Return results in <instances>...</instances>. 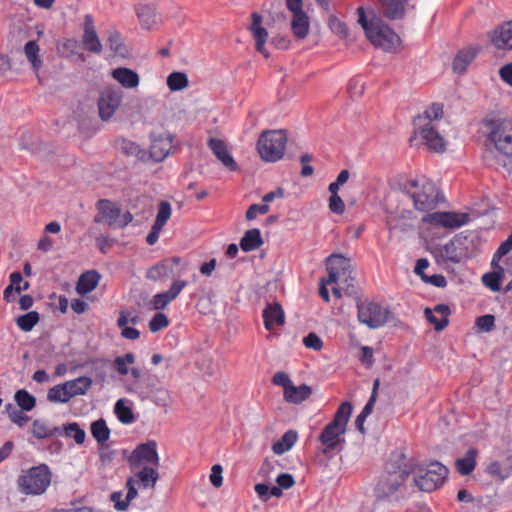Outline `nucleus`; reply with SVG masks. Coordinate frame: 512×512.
<instances>
[{"label":"nucleus","instance_id":"09e8293b","mask_svg":"<svg viewBox=\"0 0 512 512\" xmlns=\"http://www.w3.org/2000/svg\"><path fill=\"white\" fill-rule=\"evenodd\" d=\"M443 116V106L438 103H433L430 105L422 115L417 117L419 123L421 121H426L432 123L433 120H438Z\"/></svg>","mask_w":512,"mask_h":512},{"label":"nucleus","instance_id":"8fccbe9b","mask_svg":"<svg viewBox=\"0 0 512 512\" xmlns=\"http://www.w3.org/2000/svg\"><path fill=\"white\" fill-rule=\"evenodd\" d=\"M5 409L11 421L20 427L25 426L29 421V417L24 413L25 411L18 409L13 404H7Z\"/></svg>","mask_w":512,"mask_h":512},{"label":"nucleus","instance_id":"72a5a7b5","mask_svg":"<svg viewBox=\"0 0 512 512\" xmlns=\"http://www.w3.org/2000/svg\"><path fill=\"white\" fill-rule=\"evenodd\" d=\"M485 472L498 481L503 482L511 476L512 464L506 465L499 461H492L487 465Z\"/></svg>","mask_w":512,"mask_h":512},{"label":"nucleus","instance_id":"052dcab7","mask_svg":"<svg viewBox=\"0 0 512 512\" xmlns=\"http://www.w3.org/2000/svg\"><path fill=\"white\" fill-rule=\"evenodd\" d=\"M378 387H379V380L376 379L374 381V384H373V390H372V393H371V396L368 400V402L365 404L364 408L362 409V411L360 412V414H362V416L364 417H368L372 411H373V408H374V404L376 402V397H377V390H378Z\"/></svg>","mask_w":512,"mask_h":512},{"label":"nucleus","instance_id":"473e14b6","mask_svg":"<svg viewBox=\"0 0 512 512\" xmlns=\"http://www.w3.org/2000/svg\"><path fill=\"white\" fill-rule=\"evenodd\" d=\"M291 29L298 39H304L309 33V18L305 12L293 14Z\"/></svg>","mask_w":512,"mask_h":512},{"label":"nucleus","instance_id":"a19ab883","mask_svg":"<svg viewBox=\"0 0 512 512\" xmlns=\"http://www.w3.org/2000/svg\"><path fill=\"white\" fill-rule=\"evenodd\" d=\"M136 11L143 28L150 29L156 23V14L151 7L140 5L137 7Z\"/></svg>","mask_w":512,"mask_h":512},{"label":"nucleus","instance_id":"4468645a","mask_svg":"<svg viewBox=\"0 0 512 512\" xmlns=\"http://www.w3.org/2000/svg\"><path fill=\"white\" fill-rule=\"evenodd\" d=\"M173 136L168 132L151 134L150 157L160 162L164 160L172 149Z\"/></svg>","mask_w":512,"mask_h":512},{"label":"nucleus","instance_id":"2eb2a0df","mask_svg":"<svg viewBox=\"0 0 512 512\" xmlns=\"http://www.w3.org/2000/svg\"><path fill=\"white\" fill-rule=\"evenodd\" d=\"M350 268L349 259L342 255L333 254L327 258L328 283H338L341 279L346 280Z\"/></svg>","mask_w":512,"mask_h":512},{"label":"nucleus","instance_id":"69168bd1","mask_svg":"<svg viewBox=\"0 0 512 512\" xmlns=\"http://www.w3.org/2000/svg\"><path fill=\"white\" fill-rule=\"evenodd\" d=\"M223 468L219 464H215L211 468V473L209 475V479L211 484L215 488H219L223 484V476H222Z\"/></svg>","mask_w":512,"mask_h":512},{"label":"nucleus","instance_id":"e433bc0d","mask_svg":"<svg viewBox=\"0 0 512 512\" xmlns=\"http://www.w3.org/2000/svg\"><path fill=\"white\" fill-rule=\"evenodd\" d=\"M476 455L475 449H470L463 458L456 461V467L461 475H469L473 472L476 466Z\"/></svg>","mask_w":512,"mask_h":512},{"label":"nucleus","instance_id":"f704fd0d","mask_svg":"<svg viewBox=\"0 0 512 512\" xmlns=\"http://www.w3.org/2000/svg\"><path fill=\"white\" fill-rule=\"evenodd\" d=\"M39 52L40 48L35 40L28 41L24 46V54L35 73H38L42 66Z\"/></svg>","mask_w":512,"mask_h":512},{"label":"nucleus","instance_id":"338daca9","mask_svg":"<svg viewBox=\"0 0 512 512\" xmlns=\"http://www.w3.org/2000/svg\"><path fill=\"white\" fill-rule=\"evenodd\" d=\"M186 286L187 282L185 280H175L166 292L172 300H175Z\"/></svg>","mask_w":512,"mask_h":512},{"label":"nucleus","instance_id":"7ed1b4c3","mask_svg":"<svg viewBox=\"0 0 512 512\" xmlns=\"http://www.w3.org/2000/svg\"><path fill=\"white\" fill-rule=\"evenodd\" d=\"M405 190L412 199L416 210L428 212L436 208L439 202V190L436 184L425 176L409 179Z\"/></svg>","mask_w":512,"mask_h":512},{"label":"nucleus","instance_id":"5fc2aeb1","mask_svg":"<svg viewBox=\"0 0 512 512\" xmlns=\"http://www.w3.org/2000/svg\"><path fill=\"white\" fill-rule=\"evenodd\" d=\"M475 325L480 332H490L495 328V317L491 314L480 316Z\"/></svg>","mask_w":512,"mask_h":512},{"label":"nucleus","instance_id":"3c124183","mask_svg":"<svg viewBox=\"0 0 512 512\" xmlns=\"http://www.w3.org/2000/svg\"><path fill=\"white\" fill-rule=\"evenodd\" d=\"M38 321L39 314L36 311H31L19 316L17 319V325L21 330L28 332L37 324Z\"/></svg>","mask_w":512,"mask_h":512},{"label":"nucleus","instance_id":"4be33fe9","mask_svg":"<svg viewBox=\"0 0 512 512\" xmlns=\"http://www.w3.org/2000/svg\"><path fill=\"white\" fill-rule=\"evenodd\" d=\"M84 33L82 42L86 50L99 54L102 51V44L95 30L94 19L90 14L85 16Z\"/></svg>","mask_w":512,"mask_h":512},{"label":"nucleus","instance_id":"4c0bfd02","mask_svg":"<svg viewBox=\"0 0 512 512\" xmlns=\"http://www.w3.org/2000/svg\"><path fill=\"white\" fill-rule=\"evenodd\" d=\"M136 361V357L133 353L129 352L122 356H117L112 364L113 369L120 376H127L130 371V365H133Z\"/></svg>","mask_w":512,"mask_h":512},{"label":"nucleus","instance_id":"c85d7f7f","mask_svg":"<svg viewBox=\"0 0 512 512\" xmlns=\"http://www.w3.org/2000/svg\"><path fill=\"white\" fill-rule=\"evenodd\" d=\"M92 385L89 377L82 376L75 380L66 381V402L70 397L84 395Z\"/></svg>","mask_w":512,"mask_h":512},{"label":"nucleus","instance_id":"423d86ee","mask_svg":"<svg viewBox=\"0 0 512 512\" xmlns=\"http://www.w3.org/2000/svg\"><path fill=\"white\" fill-rule=\"evenodd\" d=\"M287 135L283 130L264 131L257 142L260 157L266 162H276L284 156Z\"/></svg>","mask_w":512,"mask_h":512},{"label":"nucleus","instance_id":"ddd939ff","mask_svg":"<svg viewBox=\"0 0 512 512\" xmlns=\"http://www.w3.org/2000/svg\"><path fill=\"white\" fill-rule=\"evenodd\" d=\"M131 467H139L143 463L152 464L154 467L159 466V455L157 452V444L155 441H148L139 444L129 457Z\"/></svg>","mask_w":512,"mask_h":512},{"label":"nucleus","instance_id":"f8f14e48","mask_svg":"<svg viewBox=\"0 0 512 512\" xmlns=\"http://www.w3.org/2000/svg\"><path fill=\"white\" fill-rule=\"evenodd\" d=\"M422 221L431 225L454 229L465 225L469 221V215L456 212H435L425 215Z\"/></svg>","mask_w":512,"mask_h":512},{"label":"nucleus","instance_id":"6e6552de","mask_svg":"<svg viewBox=\"0 0 512 512\" xmlns=\"http://www.w3.org/2000/svg\"><path fill=\"white\" fill-rule=\"evenodd\" d=\"M390 311L379 303L369 300L357 301L358 321L370 329L384 326L388 321Z\"/></svg>","mask_w":512,"mask_h":512},{"label":"nucleus","instance_id":"1a4fd4ad","mask_svg":"<svg viewBox=\"0 0 512 512\" xmlns=\"http://www.w3.org/2000/svg\"><path fill=\"white\" fill-rule=\"evenodd\" d=\"M447 469L439 462H433L425 469H420L419 474L414 477V483L419 490L431 492L443 484Z\"/></svg>","mask_w":512,"mask_h":512},{"label":"nucleus","instance_id":"0e129e2a","mask_svg":"<svg viewBox=\"0 0 512 512\" xmlns=\"http://www.w3.org/2000/svg\"><path fill=\"white\" fill-rule=\"evenodd\" d=\"M328 206L330 211L337 215H341L345 211V203L339 195H331Z\"/></svg>","mask_w":512,"mask_h":512},{"label":"nucleus","instance_id":"b1692460","mask_svg":"<svg viewBox=\"0 0 512 512\" xmlns=\"http://www.w3.org/2000/svg\"><path fill=\"white\" fill-rule=\"evenodd\" d=\"M449 314V306L445 304H438L433 310L430 308L425 309L426 319L434 326L436 331H442L447 327Z\"/></svg>","mask_w":512,"mask_h":512},{"label":"nucleus","instance_id":"6ab92c4d","mask_svg":"<svg viewBox=\"0 0 512 512\" xmlns=\"http://www.w3.org/2000/svg\"><path fill=\"white\" fill-rule=\"evenodd\" d=\"M251 18L252 23L249 27V31L255 40V49L265 58H269V52L265 48V43L268 39V31L262 27V16L258 13H253Z\"/></svg>","mask_w":512,"mask_h":512},{"label":"nucleus","instance_id":"58836bf2","mask_svg":"<svg viewBox=\"0 0 512 512\" xmlns=\"http://www.w3.org/2000/svg\"><path fill=\"white\" fill-rule=\"evenodd\" d=\"M32 433L38 439L50 437L55 434H61L60 427H50L44 421L36 419L32 425Z\"/></svg>","mask_w":512,"mask_h":512},{"label":"nucleus","instance_id":"7c9ffc66","mask_svg":"<svg viewBox=\"0 0 512 512\" xmlns=\"http://www.w3.org/2000/svg\"><path fill=\"white\" fill-rule=\"evenodd\" d=\"M311 395V388L305 384L288 386L284 391V399L289 403L299 404Z\"/></svg>","mask_w":512,"mask_h":512},{"label":"nucleus","instance_id":"dca6fc26","mask_svg":"<svg viewBox=\"0 0 512 512\" xmlns=\"http://www.w3.org/2000/svg\"><path fill=\"white\" fill-rule=\"evenodd\" d=\"M418 125L420 136L428 149L437 153H443L446 150V141L434 127L433 123L425 122L422 125Z\"/></svg>","mask_w":512,"mask_h":512},{"label":"nucleus","instance_id":"393cba45","mask_svg":"<svg viewBox=\"0 0 512 512\" xmlns=\"http://www.w3.org/2000/svg\"><path fill=\"white\" fill-rule=\"evenodd\" d=\"M264 326L271 331L275 326H282L285 323L284 311L279 303L268 304L263 310Z\"/></svg>","mask_w":512,"mask_h":512},{"label":"nucleus","instance_id":"49530a36","mask_svg":"<svg viewBox=\"0 0 512 512\" xmlns=\"http://www.w3.org/2000/svg\"><path fill=\"white\" fill-rule=\"evenodd\" d=\"M504 276V269L499 268V271L487 273L483 275L482 281L486 287L491 289L494 292L500 290V283Z\"/></svg>","mask_w":512,"mask_h":512},{"label":"nucleus","instance_id":"f03ea898","mask_svg":"<svg viewBox=\"0 0 512 512\" xmlns=\"http://www.w3.org/2000/svg\"><path fill=\"white\" fill-rule=\"evenodd\" d=\"M358 23L365 31L370 42L385 51H392L399 42V36L379 17L367 20L363 7L357 9Z\"/></svg>","mask_w":512,"mask_h":512},{"label":"nucleus","instance_id":"9b49d317","mask_svg":"<svg viewBox=\"0 0 512 512\" xmlns=\"http://www.w3.org/2000/svg\"><path fill=\"white\" fill-rule=\"evenodd\" d=\"M122 98V91L115 86H107L100 92L98 110L102 120H108L114 115L121 104Z\"/></svg>","mask_w":512,"mask_h":512},{"label":"nucleus","instance_id":"79ce46f5","mask_svg":"<svg viewBox=\"0 0 512 512\" xmlns=\"http://www.w3.org/2000/svg\"><path fill=\"white\" fill-rule=\"evenodd\" d=\"M107 42L111 51H113L116 55H119L121 57L126 56L127 48L124 45L121 34L118 31H109Z\"/></svg>","mask_w":512,"mask_h":512},{"label":"nucleus","instance_id":"a18cd8bd","mask_svg":"<svg viewBox=\"0 0 512 512\" xmlns=\"http://www.w3.org/2000/svg\"><path fill=\"white\" fill-rule=\"evenodd\" d=\"M118 420L123 424H130L134 421V414L130 407L126 406L123 399H119L114 407Z\"/></svg>","mask_w":512,"mask_h":512},{"label":"nucleus","instance_id":"bf43d9fd","mask_svg":"<svg viewBox=\"0 0 512 512\" xmlns=\"http://www.w3.org/2000/svg\"><path fill=\"white\" fill-rule=\"evenodd\" d=\"M268 204H252L246 211V219L251 221L254 220L258 214L264 215L269 212Z\"/></svg>","mask_w":512,"mask_h":512},{"label":"nucleus","instance_id":"ea45409f","mask_svg":"<svg viewBox=\"0 0 512 512\" xmlns=\"http://www.w3.org/2000/svg\"><path fill=\"white\" fill-rule=\"evenodd\" d=\"M90 429L92 436L99 444H103L109 440L110 429L108 428L105 420L99 419L92 422Z\"/></svg>","mask_w":512,"mask_h":512},{"label":"nucleus","instance_id":"f3484780","mask_svg":"<svg viewBox=\"0 0 512 512\" xmlns=\"http://www.w3.org/2000/svg\"><path fill=\"white\" fill-rule=\"evenodd\" d=\"M491 44L498 50H512V19L498 25L491 33Z\"/></svg>","mask_w":512,"mask_h":512},{"label":"nucleus","instance_id":"9d476101","mask_svg":"<svg viewBox=\"0 0 512 512\" xmlns=\"http://www.w3.org/2000/svg\"><path fill=\"white\" fill-rule=\"evenodd\" d=\"M465 240L463 237L455 236L445 245L436 248L434 255L437 262L441 264L461 262L468 253L465 247Z\"/></svg>","mask_w":512,"mask_h":512},{"label":"nucleus","instance_id":"13d9d810","mask_svg":"<svg viewBox=\"0 0 512 512\" xmlns=\"http://www.w3.org/2000/svg\"><path fill=\"white\" fill-rule=\"evenodd\" d=\"M173 300L167 292L157 293L152 297L151 304L155 310H163Z\"/></svg>","mask_w":512,"mask_h":512},{"label":"nucleus","instance_id":"864d4df0","mask_svg":"<svg viewBox=\"0 0 512 512\" xmlns=\"http://www.w3.org/2000/svg\"><path fill=\"white\" fill-rule=\"evenodd\" d=\"M169 325L168 317L163 313H156L149 322V329L151 332H158Z\"/></svg>","mask_w":512,"mask_h":512},{"label":"nucleus","instance_id":"aec40b11","mask_svg":"<svg viewBox=\"0 0 512 512\" xmlns=\"http://www.w3.org/2000/svg\"><path fill=\"white\" fill-rule=\"evenodd\" d=\"M207 145L216 158L230 171H236L238 166L233 156L229 153L224 140L209 138Z\"/></svg>","mask_w":512,"mask_h":512},{"label":"nucleus","instance_id":"cd10ccee","mask_svg":"<svg viewBox=\"0 0 512 512\" xmlns=\"http://www.w3.org/2000/svg\"><path fill=\"white\" fill-rule=\"evenodd\" d=\"M127 494L125 500H122V492H113L111 494V501L114 503L116 510L124 511L128 508L129 503L135 499L138 495L136 489V480L133 477H129L126 482Z\"/></svg>","mask_w":512,"mask_h":512},{"label":"nucleus","instance_id":"2f4dec72","mask_svg":"<svg viewBox=\"0 0 512 512\" xmlns=\"http://www.w3.org/2000/svg\"><path fill=\"white\" fill-rule=\"evenodd\" d=\"M133 478L136 484L140 483L143 488L154 487L159 478L157 467L144 466Z\"/></svg>","mask_w":512,"mask_h":512},{"label":"nucleus","instance_id":"774afa93","mask_svg":"<svg viewBox=\"0 0 512 512\" xmlns=\"http://www.w3.org/2000/svg\"><path fill=\"white\" fill-rule=\"evenodd\" d=\"M500 79L512 87V63H507L499 69Z\"/></svg>","mask_w":512,"mask_h":512},{"label":"nucleus","instance_id":"20e7f679","mask_svg":"<svg viewBox=\"0 0 512 512\" xmlns=\"http://www.w3.org/2000/svg\"><path fill=\"white\" fill-rule=\"evenodd\" d=\"M351 413L352 405L349 402H343L336 410L332 421L324 427L318 439L324 446L325 453L336 450L341 443H344L343 436Z\"/></svg>","mask_w":512,"mask_h":512},{"label":"nucleus","instance_id":"5701e85b","mask_svg":"<svg viewBox=\"0 0 512 512\" xmlns=\"http://www.w3.org/2000/svg\"><path fill=\"white\" fill-rule=\"evenodd\" d=\"M480 50L479 46H468L459 50L452 63L454 72L464 73L467 67L475 60Z\"/></svg>","mask_w":512,"mask_h":512},{"label":"nucleus","instance_id":"e2e57ef3","mask_svg":"<svg viewBox=\"0 0 512 512\" xmlns=\"http://www.w3.org/2000/svg\"><path fill=\"white\" fill-rule=\"evenodd\" d=\"M303 344L305 345V347L313 349L315 351H319L323 347V341L317 334L313 332L309 333L307 336L304 337Z\"/></svg>","mask_w":512,"mask_h":512},{"label":"nucleus","instance_id":"a211bd4d","mask_svg":"<svg viewBox=\"0 0 512 512\" xmlns=\"http://www.w3.org/2000/svg\"><path fill=\"white\" fill-rule=\"evenodd\" d=\"M98 214L95 216V222L106 223L109 226L116 227L120 218V207L110 200H99L97 202Z\"/></svg>","mask_w":512,"mask_h":512},{"label":"nucleus","instance_id":"c03bdc74","mask_svg":"<svg viewBox=\"0 0 512 512\" xmlns=\"http://www.w3.org/2000/svg\"><path fill=\"white\" fill-rule=\"evenodd\" d=\"M188 77L183 72H172L167 77V86L171 91H179L188 87Z\"/></svg>","mask_w":512,"mask_h":512},{"label":"nucleus","instance_id":"c9c22d12","mask_svg":"<svg viewBox=\"0 0 512 512\" xmlns=\"http://www.w3.org/2000/svg\"><path fill=\"white\" fill-rule=\"evenodd\" d=\"M297 441V433L295 431H287L280 440L272 445V451L277 455H282L289 451Z\"/></svg>","mask_w":512,"mask_h":512},{"label":"nucleus","instance_id":"bb28decb","mask_svg":"<svg viewBox=\"0 0 512 512\" xmlns=\"http://www.w3.org/2000/svg\"><path fill=\"white\" fill-rule=\"evenodd\" d=\"M101 275L97 270H88L83 272L76 283V292L84 296L92 292L99 284Z\"/></svg>","mask_w":512,"mask_h":512},{"label":"nucleus","instance_id":"37998d69","mask_svg":"<svg viewBox=\"0 0 512 512\" xmlns=\"http://www.w3.org/2000/svg\"><path fill=\"white\" fill-rule=\"evenodd\" d=\"M14 399L23 411H31L36 405V399L25 389L18 390Z\"/></svg>","mask_w":512,"mask_h":512},{"label":"nucleus","instance_id":"39448f33","mask_svg":"<svg viewBox=\"0 0 512 512\" xmlns=\"http://www.w3.org/2000/svg\"><path fill=\"white\" fill-rule=\"evenodd\" d=\"M487 139L502 154L512 157V121L500 118H485Z\"/></svg>","mask_w":512,"mask_h":512},{"label":"nucleus","instance_id":"6e6d98bb","mask_svg":"<svg viewBox=\"0 0 512 512\" xmlns=\"http://www.w3.org/2000/svg\"><path fill=\"white\" fill-rule=\"evenodd\" d=\"M129 374H130L131 380L127 381L126 390L129 393H135V392H137V390L139 388V382L142 377V371L138 367H132L129 371Z\"/></svg>","mask_w":512,"mask_h":512},{"label":"nucleus","instance_id":"412c9836","mask_svg":"<svg viewBox=\"0 0 512 512\" xmlns=\"http://www.w3.org/2000/svg\"><path fill=\"white\" fill-rule=\"evenodd\" d=\"M180 262L181 258L177 256L165 258L147 270L146 278L152 281H159L170 277L173 273V266L180 264Z\"/></svg>","mask_w":512,"mask_h":512},{"label":"nucleus","instance_id":"680f3d73","mask_svg":"<svg viewBox=\"0 0 512 512\" xmlns=\"http://www.w3.org/2000/svg\"><path fill=\"white\" fill-rule=\"evenodd\" d=\"M512 250V236L509 235L508 238L501 243L497 251L495 252L492 265H495L496 261H499L503 256L508 254Z\"/></svg>","mask_w":512,"mask_h":512},{"label":"nucleus","instance_id":"f257e3e1","mask_svg":"<svg viewBox=\"0 0 512 512\" xmlns=\"http://www.w3.org/2000/svg\"><path fill=\"white\" fill-rule=\"evenodd\" d=\"M412 472L411 464L403 455L387 461L373 486L375 501L379 503H398L404 500L406 481Z\"/></svg>","mask_w":512,"mask_h":512},{"label":"nucleus","instance_id":"de8ad7c7","mask_svg":"<svg viewBox=\"0 0 512 512\" xmlns=\"http://www.w3.org/2000/svg\"><path fill=\"white\" fill-rule=\"evenodd\" d=\"M171 214L172 209L170 203L167 201H161L158 205V212L153 224L163 229L170 219Z\"/></svg>","mask_w":512,"mask_h":512},{"label":"nucleus","instance_id":"0eeeda50","mask_svg":"<svg viewBox=\"0 0 512 512\" xmlns=\"http://www.w3.org/2000/svg\"><path fill=\"white\" fill-rule=\"evenodd\" d=\"M50 473L45 465L24 471L17 479L18 489L25 495H41L50 485Z\"/></svg>","mask_w":512,"mask_h":512},{"label":"nucleus","instance_id":"4d7b16f0","mask_svg":"<svg viewBox=\"0 0 512 512\" xmlns=\"http://www.w3.org/2000/svg\"><path fill=\"white\" fill-rule=\"evenodd\" d=\"M47 400L52 403H64V383L50 388L47 393Z\"/></svg>","mask_w":512,"mask_h":512},{"label":"nucleus","instance_id":"603ef678","mask_svg":"<svg viewBox=\"0 0 512 512\" xmlns=\"http://www.w3.org/2000/svg\"><path fill=\"white\" fill-rule=\"evenodd\" d=\"M66 437L73 438L78 445L84 443L86 433L77 423L66 425Z\"/></svg>","mask_w":512,"mask_h":512},{"label":"nucleus","instance_id":"a878e982","mask_svg":"<svg viewBox=\"0 0 512 512\" xmlns=\"http://www.w3.org/2000/svg\"><path fill=\"white\" fill-rule=\"evenodd\" d=\"M111 76L125 89H134L140 83L137 72L126 67H118L111 71Z\"/></svg>","mask_w":512,"mask_h":512},{"label":"nucleus","instance_id":"c756f323","mask_svg":"<svg viewBox=\"0 0 512 512\" xmlns=\"http://www.w3.org/2000/svg\"><path fill=\"white\" fill-rule=\"evenodd\" d=\"M240 248L244 252H251L263 245L261 232L258 228L247 230L240 240Z\"/></svg>","mask_w":512,"mask_h":512}]
</instances>
